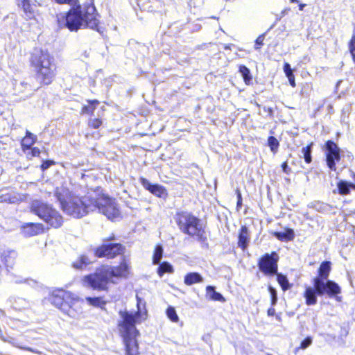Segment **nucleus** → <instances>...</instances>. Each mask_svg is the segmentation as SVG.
Instances as JSON below:
<instances>
[{
  "label": "nucleus",
  "mask_w": 355,
  "mask_h": 355,
  "mask_svg": "<svg viewBox=\"0 0 355 355\" xmlns=\"http://www.w3.org/2000/svg\"><path fill=\"white\" fill-rule=\"evenodd\" d=\"M338 189L339 193L341 195H347L349 193L350 188H352L351 183L346 181L340 180L338 182Z\"/></svg>",
  "instance_id": "nucleus-29"
},
{
  "label": "nucleus",
  "mask_w": 355,
  "mask_h": 355,
  "mask_svg": "<svg viewBox=\"0 0 355 355\" xmlns=\"http://www.w3.org/2000/svg\"><path fill=\"white\" fill-rule=\"evenodd\" d=\"M336 300H337L338 301H340V297H336Z\"/></svg>",
  "instance_id": "nucleus-55"
},
{
  "label": "nucleus",
  "mask_w": 355,
  "mask_h": 355,
  "mask_svg": "<svg viewBox=\"0 0 355 355\" xmlns=\"http://www.w3.org/2000/svg\"><path fill=\"white\" fill-rule=\"evenodd\" d=\"M173 266L168 262H163L157 268V274L162 277L165 273H172Z\"/></svg>",
  "instance_id": "nucleus-27"
},
{
  "label": "nucleus",
  "mask_w": 355,
  "mask_h": 355,
  "mask_svg": "<svg viewBox=\"0 0 355 355\" xmlns=\"http://www.w3.org/2000/svg\"><path fill=\"white\" fill-rule=\"evenodd\" d=\"M275 309L274 308H270L268 311V313L269 315H273L275 314Z\"/></svg>",
  "instance_id": "nucleus-50"
},
{
  "label": "nucleus",
  "mask_w": 355,
  "mask_h": 355,
  "mask_svg": "<svg viewBox=\"0 0 355 355\" xmlns=\"http://www.w3.org/2000/svg\"><path fill=\"white\" fill-rule=\"evenodd\" d=\"M239 71L243 77L245 83L247 85H249L252 80V76L248 68H247L245 66H241L239 68Z\"/></svg>",
  "instance_id": "nucleus-31"
},
{
  "label": "nucleus",
  "mask_w": 355,
  "mask_h": 355,
  "mask_svg": "<svg viewBox=\"0 0 355 355\" xmlns=\"http://www.w3.org/2000/svg\"><path fill=\"white\" fill-rule=\"evenodd\" d=\"M286 77L288 79L290 85L293 87H295V76H294L293 73H292V74L290 73V75L288 74V76H286Z\"/></svg>",
  "instance_id": "nucleus-43"
},
{
  "label": "nucleus",
  "mask_w": 355,
  "mask_h": 355,
  "mask_svg": "<svg viewBox=\"0 0 355 355\" xmlns=\"http://www.w3.org/2000/svg\"><path fill=\"white\" fill-rule=\"evenodd\" d=\"M166 315L168 318L173 322H178L179 321V317L175 308L173 306L168 307L166 309Z\"/></svg>",
  "instance_id": "nucleus-32"
},
{
  "label": "nucleus",
  "mask_w": 355,
  "mask_h": 355,
  "mask_svg": "<svg viewBox=\"0 0 355 355\" xmlns=\"http://www.w3.org/2000/svg\"><path fill=\"white\" fill-rule=\"evenodd\" d=\"M164 250L161 245H157L155 246L153 256V264H159L163 256Z\"/></svg>",
  "instance_id": "nucleus-28"
},
{
  "label": "nucleus",
  "mask_w": 355,
  "mask_h": 355,
  "mask_svg": "<svg viewBox=\"0 0 355 355\" xmlns=\"http://www.w3.org/2000/svg\"><path fill=\"white\" fill-rule=\"evenodd\" d=\"M89 104L87 105H84L82 108V114H90L92 113L95 108L96 105L98 104V101L97 100L89 101Z\"/></svg>",
  "instance_id": "nucleus-30"
},
{
  "label": "nucleus",
  "mask_w": 355,
  "mask_h": 355,
  "mask_svg": "<svg viewBox=\"0 0 355 355\" xmlns=\"http://www.w3.org/2000/svg\"><path fill=\"white\" fill-rule=\"evenodd\" d=\"M89 124L94 128H98L101 125L102 121L98 119H94L89 121Z\"/></svg>",
  "instance_id": "nucleus-40"
},
{
  "label": "nucleus",
  "mask_w": 355,
  "mask_h": 355,
  "mask_svg": "<svg viewBox=\"0 0 355 355\" xmlns=\"http://www.w3.org/2000/svg\"><path fill=\"white\" fill-rule=\"evenodd\" d=\"M137 311L135 313L126 311H120L121 320L118 327L119 333L123 338L125 347L126 355H137L139 346L137 337L139 333L135 327L137 323H140L147 318L146 302L137 295Z\"/></svg>",
  "instance_id": "nucleus-1"
},
{
  "label": "nucleus",
  "mask_w": 355,
  "mask_h": 355,
  "mask_svg": "<svg viewBox=\"0 0 355 355\" xmlns=\"http://www.w3.org/2000/svg\"><path fill=\"white\" fill-rule=\"evenodd\" d=\"M86 302L90 306L103 309L106 304V302L101 297H87Z\"/></svg>",
  "instance_id": "nucleus-23"
},
{
  "label": "nucleus",
  "mask_w": 355,
  "mask_h": 355,
  "mask_svg": "<svg viewBox=\"0 0 355 355\" xmlns=\"http://www.w3.org/2000/svg\"><path fill=\"white\" fill-rule=\"evenodd\" d=\"M277 282L280 284L281 287L284 291H286L290 288V284L288 283V279L286 276L282 274H277Z\"/></svg>",
  "instance_id": "nucleus-34"
},
{
  "label": "nucleus",
  "mask_w": 355,
  "mask_h": 355,
  "mask_svg": "<svg viewBox=\"0 0 355 355\" xmlns=\"http://www.w3.org/2000/svg\"><path fill=\"white\" fill-rule=\"evenodd\" d=\"M21 348L24 349V350H27V351H29V352H31L37 353V351H35V350H34L32 348L28 347H21Z\"/></svg>",
  "instance_id": "nucleus-49"
},
{
  "label": "nucleus",
  "mask_w": 355,
  "mask_h": 355,
  "mask_svg": "<svg viewBox=\"0 0 355 355\" xmlns=\"http://www.w3.org/2000/svg\"><path fill=\"white\" fill-rule=\"evenodd\" d=\"M55 65L36 70L37 77L41 84H51L55 76Z\"/></svg>",
  "instance_id": "nucleus-15"
},
{
  "label": "nucleus",
  "mask_w": 355,
  "mask_h": 355,
  "mask_svg": "<svg viewBox=\"0 0 355 355\" xmlns=\"http://www.w3.org/2000/svg\"><path fill=\"white\" fill-rule=\"evenodd\" d=\"M282 167L284 173H288L289 168L286 162H284Z\"/></svg>",
  "instance_id": "nucleus-48"
},
{
  "label": "nucleus",
  "mask_w": 355,
  "mask_h": 355,
  "mask_svg": "<svg viewBox=\"0 0 355 355\" xmlns=\"http://www.w3.org/2000/svg\"><path fill=\"white\" fill-rule=\"evenodd\" d=\"M43 228L40 224L29 223L23 227V234L26 236H32L42 232Z\"/></svg>",
  "instance_id": "nucleus-19"
},
{
  "label": "nucleus",
  "mask_w": 355,
  "mask_h": 355,
  "mask_svg": "<svg viewBox=\"0 0 355 355\" xmlns=\"http://www.w3.org/2000/svg\"><path fill=\"white\" fill-rule=\"evenodd\" d=\"M349 50L355 62V32L353 33L352 39L349 43Z\"/></svg>",
  "instance_id": "nucleus-38"
},
{
  "label": "nucleus",
  "mask_w": 355,
  "mask_h": 355,
  "mask_svg": "<svg viewBox=\"0 0 355 355\" xmlns=\"http://www.w3.org/2000/svg\"><path fill=\"white\" fill-rule=\"evenodd\" d=\"M291 2H297V0H291Z\"/></svg>",
  "instance_id": "nucleus-56"
},
{
  "label": "nucleus",
  "mask_w": 355,
  "mask_h": 355,
  "mask_svg": "<svg viewBox=\"0 0 355 355\" xmlns=\"http://www.w3.org/2000/svg\"><path fill=\"white\" fill-rule=\"evenodd\" d=\"M352 184V188L355 189V175H354V182L352 183H351Z\"/></svg>",
  "instance_id": "nucleus-52"
},
{
  "label": "nucleus",
  "mask_w": 355,
  "mask_h": 355,
  "mask_svg": "<svg viewBox=\"0 0 355 355\" xmlns=\"http://www.w3.org/2000/svg\"><path fill=\"white\" fill-rule=\"evenodd\" d=\"M268 146L270 148L271 151H272L273 153H275L279 146V141H277V139L272 136L269 137V138L268 139Z\"/></svg>",
  "instance_id": "nucleus-36"
},
{
  "label": "nucleus",
  "mask_w": 355,
  "mask_h": 355,
  "mask_svg": "<svg viewBox=\"0 0 355 355\" xmlns=\"http://www.w3.org/2000/svg\"><path fill=\"white\" fill-rule=\"evenodd\" d=\"M284 71L286 76H288V74L290 75V73L291 74L293 73L290 64L287 62L284 64Z\"/></svg>",
  "instance_id": "nucleus-42"
},
{
  "label": "nucleus",
  "mask_w": 355,
  "mask_h": 355,
  "mask_svg": "<svg viewBox=\"0 0 355 355\" xmlns=\"http://www.w3.org/2000/svg\"><path fill=\"white\" fill-rule=\"evenodd\" d=\"M54 164V162L53 161H51V160H46L45 162H44L42 164V169L43 171L47 169L48 168H49L51 165Z\"/></svg>",
  "instance_id": "nucleus-41"
},
{
  "label": "nucleus",
  "mask_w": 355,
  "mask_h": 355,
  "mask_svg": "<svg viewBox=\"0 0 355 355\" xmlns=\"http://www.w3.org/2000/svg\"><path fill=\"white\" fill-rule=\"evenodd\" d=\"M36 136L26 131V135L21 141V146L24 148L29 149L31 146L35 142Z\"/></svg>",
  "instance_id": "nucleus-24"
},
{
  "label": "nucleus",
  "mask_w": 355,
  "mask_h": 355,
  "mask_svg": "<svg viewBox=\"0 0 355 355\" xmlns=\"http://www.w3.org/2000/svg\"><path fill=\"white\" fill-rule=\"evenodd\" d=\"M326 149L327 164L331 170L336 171V162L340 159V148L334 142L328 141Z\"/></svg>",
  "instance_id": "nucleus-12"
},
{
  "label": "nucleus",
  "mask_w": 355,
  "mask_h": 355,
  "mask_svg": "<svg viewBox=\"0 0 355 355\" xmlns=\"http://www.w3.org/2000/svg\"><path fill=\"white\" fill-rule=\"evenodd\" d=\"M141 185L147 190H148L153 195L162 198L167 195L166 189L159 184H152L147 179L144 178H140Z\"/></svg>",
  "instance_id": "nucleus-16"
},
{
  "label": "nucleus",
  "mask_w": 355,
  "mask_h": 355,
  "mask_svg": "<svg viewBox=\"0 0 355 355\" xmlns=\"http://www.w3.org/2000/svg\"><path fill=\"white\" fill-rule=\"evenodd\" d=\"M236 194H237V207H241L242 205V198H241V194L239 189H236Z\"/></svg>",
  "instance_id": "nucleus-44"
},
{
  "label": "nucleus",
  "mask_w": 355,
  "mask_h": 355,
  "mask_svg": "<svg viewBox=\"0 0 355 355\" xmlns=\"http://www.w3.org/2000/svg\"><path fill=\"white\" fill-rule=\"evenodd\" d=\"M312 338L311 336L306 337L304 340H302L300 343V345L299 347L296 348V351L298 349H306L307 347H309L312 344Z\"/></svg>",
  "instance_id": "nucleus-37"
},
{
  "label": "nucleus",
  "mask_w": 355,
  "mask_h": 355,
  "mask_svg": "<svg viewBox=\"0 0 355 355\" xmlns=\"http://www.w3.org/2000/svg\"><path fill=\"white\" fill-rule=\"evenodd\" d=\"M269 292L270 293L271 298L277 297V291L274 288L269 286Z\"/></svg>",
  "instance_id": "nucleus-47"
},
{
  "label": "nucleus",
  "mask_w": 355,
  "mask_h": 355,
  "mask_svg": "<svg viewBox=\"0 0 355 355\" xmlns=\"http://www.w3.org/2000/svg\"><path fill=\"white\" fill-rule=\"evenodd\" d=\"M109 277L110 279V282L115 284L116 282L114 279L119 278H126L129 274L128 266V264L123 261L119 266L113 267L110 266H104Z\"/></svg>",
  "instance_id": "nucleus-13"
},
{
  "label": "nucleus",
  "mask_w": 355,
  "mask_h": 355,
  "mask_svg": "<svg viewBox=\"0 0 355 355\" xmlns=\"http://www.w3.org/2000/svg\"><path fill=\"white\" fill-rule=\"evenodd\" d=\"M53 60V58L49 53L42 49H35L31 58V64L35 68V70L43 69L44 67L54 66Z\"/></svg>",
  "instance_id": "nucleus-11"
},
{
  "label": "nucleus",
  "mask_w": 355,
  "mask_h": 355,
  "mask_svg": "<svg viewBox=\"0 0 355 355\" xmlns=\"http://www.w3.org/2000/svg\"><path fill=\"white\" fill-rule=\"evenodd\" d=\"M55 1L58 3H67V4H74L76 3V0H55Z\"/></svg>",
  "instance_id": "nucleus-45"
},
{
  "label": "nucleus",
  "mask_w": 355,
  "mask_h": 355,
  "mask_svg": "<svg viewBox=\"0 0 355 355\" xmlns=\"http://www.w3.org/2000/svg\"><path fill=\"white\" fill-rule=\"evenodd\" d=\"M266 35V33H263V34L260 35L257 38V40H255V46H254L255 49H259V48H260L259 46H261L263 44V40H264Z\"/></svg>",
  "instance_id": "nucleus-39"
},
{
  "label": "nucleus",
  "mask_w": 355,
  "mask_h": 355,
  "mask_svg": "<svg viewBox=\"0 0 355 355\" xmlns=\"http://www.w3.org/2000/svg\"><path fill=\"white\" fill-rule=\"evenodd\" d=\"M302 153L304 157L305 162L308 164L310 163L311 162V145L303 147L302 149Z\"/></svg>",
  "instance_id": "nucleus-35"
},
{
  "label": "nucleus",
  "mask_w": 355,
  "mask_h": 355,
  "mask_svg": "<svg viewBox=\"0 0 355 355\" xmlns=\"http://www.w3.org/2000/svg\"><path fill=\"white\" fill-rule=\"evenodd\" d=\"M98 191L90 190L85 196H80L76 191L71 192L64 187H58L55 196L60 202L63 211L76 218H82L91 211H95L94 198Z\"/></svg>",
  "instance_id": "nucleus-2"
},
{
  "label": "nucleus",
  "mask_w": 355,
  "mask_h": 355,
  "mask_svg": "<svg viewBox=\"0 0 355 355\" xmlns=\"http://www.w3.org/2000/svg\"><path fill=\"white\" fill-rule=\"evenodd\" d=\"M50 301L53 305L70 318H77L82 313L78 303L83 302V300L69 291L62 289L55 290L51 293Z\"/></svg>",
  "instance_id": "nucleus-5"
},
{
  "label": "nucleus",
  "mask_w": 355,
  "mask_h": 355,
  "mask_svg": "<svg viewBox=\"0 0 355 355\" xmlns=\"http://www.w3.org/2000/svg\"><path fill=\"white\" fill-rule=\"evenodd\" d=\"M107 271L102 266L94 273L85 276L82 280L83 286L98 291H107L110 279Z\"/></svg>",
  "instance_id": "nucleus-8"
},
{
  "label": "nucleus",
  "mask_w": 355,
  "mask_h": 355,
  "mask_svg": "<svg viewBox=\"0 0 355 355\" xmlns=\"http://www.w3.org/2000/svg\"><path fill=\"white\" fill-rule=\"evenodd\" d=\"M98 191L97 196L94 198L96 204L95 211L104 214L107 218L113 220L119 216V210L114 200L110 198L102 193L99 188L95 190Z\"/></svg>",
  "instance_id": "nucleus-9"
},
{
  "label": "nucleus",
  "mask_w": 355,
  "mask_h": 355,
  "mask_svg": "<svg viewBox=\"0 0 355 355\" xmlns=\"http://www.w3.org/2000/svg\"><path fill=\"white\" fill-rule=\"evenodd\" d=\"M279 255L275 252L271 254H265L259 260L258 266L259 270L266 275L277 273V262Z\"/></svg>",
  "instance_id": "nucleus-10"
},
{
  "label": "nucleus",
  "mask_w": 355,
  "mask_h": 355,
  "mask_svg": "<svg viewBox=\"0 0 355 355\" xmlns=\"http://www.w3.org/2000/svg\"><path fill=\"white\" fill-rule=\"evenodd\" d=\"M277 301V297H272V298H271L272 305V306L275 305Z\"/></svg>",
  "instance_id": "nucleus-51"
},
{
  "label": "nucleus",
  "mask_w": 355,
  "mask_h": 355,
  "mask_svg": "<svg viewBox=\"0 0 355 355\" xmlns=\"http://www.w3.org/2000/svg\"><path fill=\"white\" fill-rule=\"evenodd\" d=\"M175 219L183 233L191 236H197L199 239H202L203 230L198 218L191 213L182 211L176 214Z\"/></svg>",
  "instance_id": "nucleus-7"
},
{
  "label": "nucleus",
  "mask_w": 355,
  "mask_h": 355,
  "mask_svg": "<svg viewBox=\"0 0 355 355\" xmlns=\"http://www.w3.org/2000/svg\"><path fill=\"white\" fill-rule=\"evenodd\" d=\"M331 270L330 262L324 261L319 268L320 277L313 280V287L306 286L304 293L306 304L308 306L315 305L317 303V295H328L329 297L336 295L341 291L340 286L334 282L327 279Z\"/></svg>",
  "instance_id": "nucleus-3"
},
{
  "label": "nucleus",
  "mask_w": 355,
  "mask_h": 355,
  "mask_svg": "<svg viewBox=\"0 0 355 355\" xmlns=\"http://www.w3.org/2000/svg\"><path fill=\"white\" fill-rule=\"evenodd\" d=\"M203 281L202 277L198 272H190L185 275L184 282L187 286L200 283Z\"/></svg>",
  "instance_id": "nucleus-21"
},
{
  "label": "nucleus",
  "mask_w": 355,
  "mask_h": 355,
  "mask_svg": "<svg viewBox=\"0 0 355 355\" xmlns=\"http://www.w3.org/2000/svg\"><path fill=\"white\" fill-rule=\"evenodd\" d=\"M16 282H17V283H21V280H19V281H18V280H17V281H16Z\"/></svg>",
  "instance_id": "nucleus-57"
},
{
  "label": "nucleus",
  "mask_w": 355,
  "mask_h": 355,
  "mask_svg": "<svg viewBox=\"0 0 355 355\" xmlns=\"http://www.w3.org/2000/svg\"><path fill=\"white\" fill-rule=\"evenodd\" d=\"M58 22L60 26L67 27L71 31H76L85 27L97 29L98 19L94 6H77L70 9L64 16L59 17Z\"/></svg>",
  "instance_id": "nucleus-4"
},
{
  "label": "nucleus",
  "mask_w": 355,
  "mask_h": 355,
  "mask_svg": "<svg viewBox=\"0 0 355 355\" xmlns=\"http://www.w3.org/2000/svg\"><path fill=\"white\" fill-rule=\"evenodd\" d=\"M250 233L248 232V229L246 226H242L239 234V247L243 250H245L248 247Z\"/></svg>",
  "instance_id": "nucleus-18"
},
{
  "label": "nucleus",
  "mask_w": 355,
  "mask_h": 355,
  "mask_svg": "<svg viewBox=\"0 0 355 355\" xmlns=\"http://www.w3.org/2000/svg\"><path fill=\"white\" fill-rule=\"evenodd\" d=\"M206 291L207 296H209L211 300L220 302L225 301L223 296L220 293L216 292L213 286H207Z\"/></svg>",
  "instance_id": "nucleus-25"
},
{
  "label": "nucleus",
  "mask_w": 355,
  "mask_h": 355,
  "mask_svg": "<svg viewBox=\"0 0 355 355\" xmlns=\"http://www.w3.org/2000/svg\"><path fill=\"white\" fill-rule=\"evenodd\" d=\"M21 196L15 192L3 193H0V202L16 203L21 200Z\"/></svg>",
  "instance_id": "nucleus-20"
},
{
  "label": "nucleus",
  "mask_w": 355,
  "mask_h": 355,
  "mask_svg": "<svg viewBox=\"0 0 355 355\" xmlns=\"http://www.w3.org/2000/svg\"><path fill=\"white\" fill-rule=\"evenodd\" d=\"M286 14V10H284L282 12V16L279 18H277V20H279L281 17Z\"/></svg>",
  "instance_id": "nucleus-54"
},
{
  "label": "nucleus",
  "mask_w": 355,
  "mask_h": 355,
  "mask_svg": "<svg viewBox=\"0 0 355 355\" xmlns=\"http://www.w3.org/2000/svg\"><path fill=\"white\" fill-rule=\"evenodd\" d=\"M15 257L16 253L14 251L9 252L8 255L4 256V263L7 267L12 268V265L14 264Z\"/></svg>",
  "instance_id": "nucleus-33"
},
{
  "label": "nucleus",
  "mask_w": 355,
  "mask_h": 355,
  "mask_svg": "<svg viewBox=\"0 0 355 355\" xmlns=\"http://www.w3.org/2000/svg\"><path fill=\"white\" fill-rule=\"evenodd\" d=\"M31 212L38 216L47 224L53 227H59L62 225L63 219L57 210L51 205L40 200H35L31 206Z\"/></svg>",
  "instance_id": "nucleus-6"
},
{
  "label": "nucleus",
  "mask_w": 355,
  "mask_h": 355,
  "mask_svg": "<svg viewBox=\"0 0 355 355\" xmlns=\"http://www.w3.org/2000/svg\"><path fill=\"white\" fill-rule=\"evenodd\" d=\"M91 263V261L89 258L85 255L80 256L76 261H75L72 266L76 269H83L86 267L89 263Z\"/></svg>",
  "instance_id": "nucleus-26"
},
{
  "label": "nucleus",
  "mask_w": 355,
  "mask_h": 355,
  "mask_svg": "<svg viewBox=\"0 0 355 355\" xmlns=\"http://www.w3.org/2000/svg\"><path fill=\"white\" fill-rule=\"evenodd\" d=\"M122 251V245L119 243L103 245L96 250V255L98 257L114 258Z\"/></svg>",
  "instance_id": "nucleus-14"
},
{
  "label": "nucleus",
  "mask_w": 355,
  "mask_h": 355,
  "mask_svg": "<svg viewBox=\"0 0 355 355\" xmlns=\"http://www.w3.org/2000/svg\"><path fill=\"white\" fill-rule=\"evenodd\" d=\"M305 6H306V5H305V4H303V3L300 4V6H299L300 10H303V9H304V8L305 7Z\"/></svg>",
  "instance_id": "nucleus-53"
},
{
  "label": "nucleus",
  "mask_w": 355,
  "mask_h": 355,
  "mask_svg": "<svg viewBox=\"0 0 355 355\" xmlns=\"http://www.w3.org/2000/svg\"><path fill=\"white\" fill-rule=\"evenodd\" d=\"M274 235L282 241H289L294 239L295 234L292 229H286L282 232H276Z\"/></svg>",
  "instance_id": "nucleus-22"
},
{
  "label": "nucleus",
  "mask_w": 355,
  "mask_h": 355,
  "mask_svg": "<svg viewBox=\"0 0 355 355\" xmlns=\"http://www.w3.org/2000/svg\"><path fill=\"white\" fill-rule=\"evenodd\" d=\"M21 6L26 18L33 19L35 17L38 11L36 3H31L30 0H22Z\"/></svg>",
  "instance_id": "nucleus-17"
},
{
  "label": "nucleus",
  "mask_w": 355,
  "mask_h": 355,
  "mask_svg": "<svg viewBox=\"0 0 355 355\" xmlns=\"http://www.w3.org/2000/svg\"><path fill=\"white\" fill-rule=\"evenodd\" d=\"M354 214H355V211H354Z\"/></svg>",
  "instance_id": "nucleus-58"
},
{
  "label": "nucleus",
  "mask_w": 355,
  "mask_h": 355,
  "mask_svg": "<svg viewBox=\"0 0 355 355\" xmlns=\"http://www.w3.org/2000/svg\"><path fill=\"white\" fill-rule=\"evenodd\" d=\"M31 155L33 157L39 156L40 153V150L38 148H33L31 150Z\"/></svg>",
  "instance_id": "nucleus-46"
}]
</instances>
